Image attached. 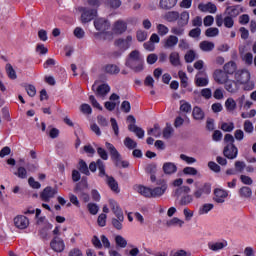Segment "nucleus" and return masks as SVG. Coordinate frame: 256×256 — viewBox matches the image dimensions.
Instances as JSON below:
<instances>
[{
    "instance_id": "obj_1",
    "label": "nucleus",
    "mask_w": 256,
    "mask_h": 256,
    "mask_svg": "<svg viewBox=\"0 0 256 256\" xmlns=\"http://www.w3.org/2000/svg\"><path fill=\"white\" fill-rule=\"evenodd\" d=\"M145 60L139 50H133L129 53L126 58L125 66L129 67L134 73H141L144 69Z\"/></svg>"
},
{
    "instance_id": "obj_2",
    "label": "nucleus",
    "mask_w": 256,
    "mask_h": 256,
    "mask_svg": "<svg viewBox=\"0 0 256 256\" xmlns=\"http://www.w3.org/2000/svg\"><path fill=\"white\" fill-rule=\"evenodd\" d=\"M97 165L99 177H104V181L106 185H108L109 189H111V191H113L114 193H120L121 190L119 189V183L117 182V180H115L113 176L107 175V173L105 172V163L103 162V160L98 159Z\"/></svg>"
},
{
    "instance_id": "obj_3",
    "label": "nucleus",
    "mask_w": 256,
    "mask_h": 256,
    "mask_svg": "<svg viewBox=\"0 0 256 256\" xmlns=\"http://www.w3.org/2000/svg\"><path fill=\"white\" fill-rule=\"evenodd\" d=\"M224 143L226 145L223 149V155L226 159H237V155H239V148L235 146V138L231 134H226L224 136Z\"/></svg>"
},
{
    "instance_id": "obj_4",
    "label": "nucleus",
    "mask_w": 256,
    "mask_h": 256,
    "mask_svg": "<svg viewBox=\"0 0 256 256\" xmlns=\"http://www.w3.org/2000/svg\"><path fill=\"white\" fill-rule=\"evenodd\" d=\"M189 19H191L189 11L184 10L181 13H179V17L177 19L178 26L172 27L171 33L173 35H177L178 37L185 35V27L189 25Z\"/></svg>"
},
{
    "instance_id": "obj_5",
    "label": "nucleus",
    "mask_w": 256,
    "mask_h": 256,
    "mask_svg": "<svg viewBox=\"0 0 256 256\" xmlns=\"http://www.w3.org/2000/svg\"><path fill=\"white\" fill-rule=\"evenodd\" d=\"M105 145L106 149L110 153V157L114 165L116 167H122L123 169H127V167H129V161L123 160V158L121 157V153L117 151V148H115L113 144L106 142Z\"/></svg>"
},
{
    "instance_id": "obj_6",
    "label": "nucleus",
    "mask_w": 256,
    "mask_h": 256,
    "mask_svg": "<svg viewBox=\"0 0 256 256\" xmlns=\"http://www.w3.org/2000/svg\"><path fill=\"white\" fill-rule=\"evenodd\" d=\"M191 193V188L189 186H180L174 191V197H181L179 201V205L187 206L193 203V195Z\"/></svg>"
},
{
    "instance_id": "obj_7",
    "label": "nucleus",
    "mask_w": 256,
    "mask_h": 256,
    "mask_svg": "<svg viewBox=\"0 0 256 256\" xmlns=\"http://www.w3.org/2000/svg\"><path fill=\"white\" fill-rule=\"evenodd\" d=\"M208 195H211V183L206 182L200 187H196L193 192L194 199H205Z\"/></svg>"
},
{
    "instance_id": "obj_8",
    "label": "nucleus",
    "mask_w": 256,
    "mask_h": 256,
    "mask_svg": "<svg viewBox=\"0 0 256 256\" xmlns=\"http://www.w3.org/2000/svg\"><path fill=\"white\" fill-rule=\"evenodd\" d=\"M78 11L82 13L81 14L82 23H89L90 21H93L95 17H97V10L95 9H89L87 7H79Z\"/></svg>"
},
{
    "instance_id": "obj_9",
    "label": "nucleus",
    "mask_w": 256,
    "mask_h": 256,
    "mask_svg": "<svg viewBox=\"0 0 256 256\" xmlns=\"http://www.w3.org/2000/svg\"><path fill=\"white\" fill-rule=\"evenodd\" d=\"M133 43V36L128 35L126 38L116 39L114 42L115 47H118L122 52L127 51V49L131 48Z\"/></svg>"
},
{
    "instance_id": "obj_10",
    "label": "nucleus",
    "mask_w": 256,
    "mask_h": 256,
    "mask_svg": "<svg viewBox=\"0 0 256 256\" xmlns=\"http://www.w3.org/2000/svg\"><path fill=\"white\" fill-rule=\"evenodd\" d=\"M50 248L54 253H63V251H65V242L63 241V238L54 236L50 241Z\"/></svg>"
},
{
    "instance_id": "obj_11",
    "label": "nucleus",
    "mask_w": 256,
    "mask_h": 256,
    "mask_svg": "<svg viewBox=\"0 0 256 256\" xmlns=\"http://www.w3.org/2000/svg\"><path fill=\"white\" fill-rule=\"evenodd\" d=\"M94 27L96 31L105 33V31H109V29H111V23L105 18H97L94 20Z\"/></svg>"
},
{
    "instance_id": "obj_12",
    "label": "nucleus",
    "mask_w": 256,
    "mask_h": 256,
    "mask_svg": "<svg viewBox=\"0 0 256 256\" xmlns=\"http://www.w3.org/2000/svg\"><path fill=\"white\" fill-rule=\"evenodd\" d=\"M57 188H53L51 186H47L40 194V199H42L45 203H49L55 195H57Z\"/></svg>"
},
{
    "instance_id": "obj_13",
    "label": "nucleus",
    "mask_w": 256,
    "mask_h": 256,
    "mask_svg": "<svg viewBox=\"0 0 256 256\" xmlns=\"http://www.w3.org/2000/svg\"><path fill=\"white\" fill-rule=\"evenodd\" d=\"M244 11L245 10L240 5L228 6L224 11V15L235 19L239 17V15H241V13H243Z\"/></svg>"
},
{
    "instance_id": "obj_14",
    "label": "nucleus",
    "mask_w": 256,
    "mask_h": 256,
    "mask_svg": "<svg viewBox=\"0 0 256 256\" xmlns=\"http://www.w3.org/2000/svg\"><path fill=\"white\" fill-rule=\"evenodd\" d=\"M213 79L219 85H224L229 80V75L221 69H217L213 73Z\"/></svg>"
},
{
    "instance_id": "obj_15",
    "label": "nucleus",
    "mask_w": 256,
    "mask_h": 256,
    "mask_svg": "<svg viewBox=\"0 0 256 256\" xmlns=\"http://www.w3.org/2000/svg\"><path fill=\"white\" fill-rule=\"evenodd\" d=\"M228 196L229 193L226 190L216 188L214 190L213 201H215V203H225V199H227Z\"/></svg>"
},
{
    "instance_id": "obj_16",
    "label": "nucleus",
    "mask_w": 256,
    "mask_h": 256,
    "mask_svg": "<svg viewBox=\"0 0 256 256\" xmlns=\"http://www.w3.org/2000/svg\"><path fill=\"white\" fill-rule=\"evenodd\" d=\"M167 187V183L163 182L161 186L151 188V199L163 197V195H165V191H167Z\"/></svg>"
},
{
    "instance_id": "obj_17",
    "label": "nucleus",
    "mask_w": 256,
    "mask_h": 256,
    "mask_svg": "<svg viewBox=\"0 0 256 256\" xmlns=\"http://www.w3.org/2000/svg\"><path fill=\"white\" fill-rule=\"evenodd\" d=\"M14 225L17 229H27L29 227V218L20 215L14 218Z\"/></svg>"
},
{
    "instance_id": "obj_18",
    "label": "nucleus",
    "mask_w": 256,
    "mask_h": 256,
    "mask_svg": "<svg viewBox=\"0 0 256 256\" xmlns=\"http://www.w3.org/2000/svg\"><path fill=\"white\" fill-rule=\"evenodd\" d=\"M235 78L239 83L245 84L250 81L251 73H249L247 70H239L235 73Z\"/></svg>"
},
{
    "instance_id": "obj_19",
    "label": "nucleus",
    "mask_w": 256,
    "mask_h": 256,
    "mask_svg": "<svg viewBox=\"0 0 256 256\" xmlns=\"http://www.w3.org/2000/svg\"><path fill=\"white\" fill-rule=\"evenodd\" d=\"M109 205H110L114 215H116L117 219L122 220L123 219V210L121 209V207H119V204L117 203V201L110 199Z\"/></svg>"
},
{
    "instance_id": "obj_20",
    "label": "nucleus",
    "mask_w": 256,
    "mask_h": 256,
    "mask_svg": "<svg viewBox=\"0 0 256 256\" xmlns=\"http://www.w3.org/2000/svg\"><path fill=\"white\" fill-rule=\"evenodd\" d=\"M238 195L241 199H251L253 197V190L249 186H242L238 190Z\"/></svg>"
},
{
    "instance_id": "obj_21",
    "label": "nucleus",
    "mask_w": 256,
    "mask_h": 256,
    "mask_svg": "<svg viewBox=\"0 0 256 256\" xmlns=\"http://www.w3.org/2000/svg\"><path fill=\"white\" fill-rule=\"evenodd\" d=\"M179 0H160L159 7L164 11H171L177 5Z\"/></svg>"
},
{
    "instance_id": "obj_22",
    "label": "nucleus",
    "mask_w": 256,
    "mask_h": 256,
    "mask_svg": "<svg viewBox=\"0 0 256 256\" xmlns=\"http://www.w3.org/2000/svg\"><path fill=\"white\" fill-rule=\"evenodd\" d=\"M111 91V87L107 84H101L96 89V97H100L101 99H105L107 94Z\"/></svg>"
},
{
    "instance_id": "obj_23",
    "label": "nucleus",
    "mask_w": 256,
    "mask_h": 256,
    "mask_svg": "<svg viewBox=\"0 0 256 256\" xmlns=\"http://www.w3.org/2000/svg\"><path fill=\"white\" fill-rule=\"evenodd\" d=\"M198 9L202 11V13H217V6L211 2L207 4H199Z\"/></svg>"
},
{
    "instance_id": "obj_24",
    "label": "nucleus",
    "mask_w": 256,
    "mask_h": 256,
    "mask_svg": "<svg viewBox=\"0 0 256 256\" xmlns=\"http://www.w3.org/2000/svg\"><path fill=\"white\" fill-rule=\"evenodd\" d=\"M179 43V38L174 35H170L164 40V49H173Z\"/></svg>"
},
{
    "instance_id": "obj_25",
    "label": "nucleus",
    "mask_w": 256,
    "mask_h": 256,
    "mask_svg": "<svg viewBox=\"0 0 256 256\" xmlns=\"http://www.w3.org/2000/svg\"><path fill=\"white\" fill-rule=\"evenodd\" d=\"M128 131H130L131 133H135V135H136V137H138V139H143V137H145V130H143V128H141L135 124H129Z\"/></svg>"
},
{
    "instance_id": "obj_26",
    "label": "nucleus",
    "mask_w": 256,
    "mask_h": 256,
    "mask_svg": "<svg viewBox=\"0 0 256 256\" xmlns=\"http://www.w3.org/2000/svg\"><path fill=\"white\" fill-rule=\"evenodd\" d=\"M165 175H173L177 171V165L173 162H166L162 166Z\"/></svg>"
},
{
    "instance_id": "obj_27",
    "label": "nucleus",
    "mask_w": 256,
    "mask_h": 256,
    "mask_svg": "<svg viewBox=\"0 0 256 256\" xmlns=\"http://www.w3.org/2000/svg\"><path fill=\"white\" fill-rule=\"evenodd\" d=\"M224 85L228 93H237V91H239V83L235 80L228 79Z\"/></svg>"
},
{
    "instance_id": "obj_28",
    "label": "nucleus",
    "mask_w": 256,
    "mask_h": 256,
    "mask_svg": "<svg viewBox=\"0 0 256 256\" xmlns=\"http://www.w3.org/2000/svg\"><path fill=\"white\" fill-rule=\"evenodd\" d=\"M127 31V23L123 20H118L114 25V32L118 35H123Z\"/></svg>"
},
{
    "instance_id": "obj_29",
    "label": "nucleus",
    "mask_w": 256,
    "mask_h": 256,
    "mask_svg": "<svg viewBox=\"0 0 256 256\" xmlns=\"http://www.w3.org/2000/svg\"><path fill=\"white\" fill-rule=\"evenodd\" d=\"M228 243L227 240H223L222 242L208 243V248L210 251H221V249H225Z\"/></svg>"
},
{
    "instance_id": "obj_30",
    "label": "nucleus",
    "mask_w": 256,
    "mask_h": 256,
    "mask_svg": "<svg viewBox=\"0 0 256 256\" xmlns=\"http://www.w3.org/2000/svg\"><path fill=\"white\" fill-rule=\"evenodd\" d=\"M164 19L168 23H175L179 19V11H168L164 14Z\"/></svg>"
},
{
    "instance_id": "obj_31",
    "label": "nucleus",
    "mask_w": 256,
    "mask_h": 256,
    "mask_svg": "<svg viewBox=\"0 0 256 256\" xmlns=\"http://www.w3.org/2000/svg\"><path fill=\"white\" fill-rule=\"evenodd\" d=\"M199 47L201 51H204V53H211V51L215 49V43L204 40L200 42Z\"/></svg>"
},
{
    "instance_id": "obj_32",
    "label": "nucleus",
    "mask_w": 256,
    "mask_h": 256,
    "mask_svg": "<svg viewBox=\"0 0 256 256\" xmlns=\"http://www.w3.org/2000/svg\"><path fill=\"white\" fill-rule=\"evenodd\" d=\"M192 117L196 121H203L205 119V112L203 109H201V107L195 106L192 111Z\"/></svg>"
},
{
    "instance_id": "obj_33",
    "label": "nucleus",
    "mask_w": 256,
    "mask_h": 256,
    "mask_svg": "<svg viewBox=\"0 0 256 256\" xmlns=\"http://www.w3.org/2000/svg\"><path fill=\"white\" fill-rule=\"evenodd\" d=\"M89 188V183H87V177H83L79 183L76 184L74 188V193H81L85 189Z\"/></svg>"
},
{
    "instance_id": "obj_34",
    "label": "nucleus",
    "mask_w": 256,
    "mask_h": 256,
    "mask_svg": "<svg viewBox=\"0 0 256 256\" xmlns=\"http://www.w3.org/2000/svg\"><path fill=\"white\" fill-rule=\"evenodd\" d=\"M199 75H201V72H199L196 76H195V85L196 87H207L209 85V78L206 77H200Z\"/></svg>"
},
{
    "instance_id": "obj_35",
    "label": "nucleus",
    "mask_w": 256,
    "mask_h": 256,
    "mask_svg": "<svg viewBox=\"0 0 256 256\" xmlns=\"http://www.w3.org/2000/svg\"><path fill=\"white\" fill-rule=\"evenodd\" d=\"M223 69L228 75H233L237 73V63L235 61H229L224 65Z\"/></svg>"
},
{
    "instance_id": "obj_36",
    "label": "nucleus",
    "mask_w": 256,
    "mask_h": 256,
    "mask_svg": "<svg viewBox=\"0 0 256 256\" xmlns=\"http://www.w3.org/2000/svg\"><path fill=\"white\" fill-rule=\"evenodd\" d=\"M136 190L138 193H140V195H143V197L151 199V194H152L151 188L139 185V186H136Z\"/></svg>"
},
{
    "instance_id": "obj_37",
    "label": "nucleus",
    "mask_w": 256,
    "mask_h": 256,
    "mask_svg": "<svg viewBox=\"0 0 256 256\" xmlns=\"http://www.w3.org/2000/svg\"><path fill=\"white\" fill-rule=\"evenodd\" d=\"M169 60L171 65H173V67H179V65H181V59L179 57V52H172L169 56Z\"/></svg>"
},
{
    "instance_id": "obj_38",
    "label": "nucleus",
    "mask_w": 256,
    "mask_h": 256,
    "mask_svg": "<svg viewBox=\"0 0 256 256\" xmlns=\"http://www.w3.org/2000/svg\"><path fill=\"white\" fill-rule=\"evenodd\" d=\"M78 170L80 171V173H83V175H91V172H89V166H87V162L85 160L79 161Z\"/></svg>"
},
{
    "instance_id": "obj_39",
    "label": "nucleus",
    "mask_w": 256,
    "mask_h": 256,
    "mask_svg": "<svg viewBox=\"0 0 256 256\" xmlns=\"http://www.w3.org/2000/svg\"><path fill=\"white\" fill-rule=\"evenodd\" d=\"M178 77L181 81V87H183V89H187V86L189 85V78L187 77V74L180 70L178 72Z\"/></svg>"
},
{
    "instance_id": "obj_40",
    "label": "nucleus",
    "mask_w": 256,
    "mask_h": 256,
    "mask_svg": "<svg viewBox=\"0 0 256 256\" xmlns=\"http://www.w3.org/2000/svg\"><path fill=\"white\" fill-rule=\"evenodd\" d=\"M215 207V205L211 204V203H206L204 205H202V207L199 208L198 213L199 215H207V213H209V211H212V209Z\"/></svg>"
},
{
    "instance_id": "obj_41",
    "label": "nucleus",
    "mask_w": 256,
    "mask_h": 256,
    "mask_svg": "<svg viewBox=\"0 0 256 256\" xmlns=\"http://www.w3.org/2000/svg\"><path fill=\"white\" fill-rule=\"evenodd\" d=\"M225 107H226V110L229 112L235 111V109H237V102H235L233 98H228L225 101Z\"/></svg>"
},
{
    "instance_id": "obj_42",
    "label": "nucleus",
    "mask_w": 256,
    "mask_h": 256,
    "mask_svg": "<svg viewBox=\"0 0 256 256\" xmlns=\"http://www.w3.org/2000/svg\"><path fill=\"white\" fill-rule=\"evenodd\" d=\"M123 221H125V216H122V219L119 218H112V225L114 229H117V231H121L123 229Z\"/></svg>"
},
{
    "instance_id": "obj_43",
    "label": "nucleus",
    "mask_w": 256,
    "mask_h": 256,
    "mask_svg": "<svg viewBox=\"0 0 256 256\" xmlns=\"http://www.w3.org/2000/svg\"><path fill=\"white\" fill-rule=\"evenodd\" d=\"M106 73H109L110 75H117L121 69L117 67L115 64H108L105 67Z\"/></svg>"
},
{
    "instance_id": "obj_44",
    "label": "nucleus",
    "mask_w": 256,
    "mask_h": 256,
    "mask_svg": "<svg viewBox=\"0 0 256 256\" xmlns=\"http://www.w3.org/2000/svg\"><path fill=\"white\" fill-rule=\"evenodd\" d=\"M174 131L175 130L173 129V126H171V124L167 123L166 127L163 130L164 139H171V135H173Z\"/></svg>"
},
{
    "instance_id": "obj_45",
    "label": "nucleus",
    "mask_w": 256,
    "mask_h": 256,
    "mask_svg": "<svg viewBox=\"0 0 256 256\" xmlns=\"http://www.w3.org/2000/svg\"><path fill=\"white\" fill-rule=\"evenodd\" d=\"M6 73L9 77V79L15 80L17 79V72H15V69H13V65L6 64Z\"/></svg>"
},
{
    "instance_id": "obj_46",
    "label": "nucleus",
    "mask_w": 256,
    "mask_h": 256,
    "mask_svg": "<svg viewBox=\"0 0 256 256\" xmlns=\"http://www.w3.org/2000/svg\"><path fill=\"white\" fill-rule=\"evenodd\" d=\"M124 145L130 150L137 149V142H135L131 137H126L124 139Z\"/></svg>"
},
{
    "instance_id": "obj_47",
    "label": "nucleus",
    "mask_w": 256,
    "mask_h": 256,
    "mask_svg": "<svg viewBox=\"0 0 256 256\" xmlns=\"http://www.w3.org/2000/svg\"><path fill=\"white\" fill-rule=\"evenodd\" d=\"M148 135H153V137H161V127L159 124H155L153 128L148 130Z\"/></svg>"
},
{
    "instance_id": "obj_48",
    "label": "nucleus",
    "mask_w": 256,
    "mask_h": 256,
    "mask_svg": "<svg viewBox=\"0 0 256 256\" xmlns=\"http://www.w3.org/2000/svg\"><path fill=\"white\" fill-rule=\"evenodd\" d=\"M115 243L118 247H121V249H125V247H127V240L121 235H117L115 237Z\"/></svg>"
},
{
    "instance_id": "obj_49",
    "label": "nucleus",
    "mask_w": 256,
    "mask_h": 256,
    "mask_svg": "<svg viewBox=\"0 0 256 256\" xmlns=\"http://www.w3.org/2000/svg\"><path fill=\"white\" fill-rule=\"evenodd\" d=\"M221 129L225 133H231V131H233V129H235V124L233 122H230V123L224 122L221 125Z\"/></svg>"
},
{
    "instance_id": "obj_50",
    "label": "nucleus",
    "mask_w": 256,
    "mask_h": 256,
    "mask_svg": "<svg viewBox=\"0 0 256 256\" xmlns=\"http://www.w3.org/2000/svg\"><path fill=\"white\" fill-rule=\"evenodd\" d=\"M157 31L160 37H165L167 33H169V28L165 26L164 24H158L157 25Z\"/></svg>"
},
{
    "instance_id": "obj_51",
    "label": "nucleus",
    "mask_w": 256,
    "mask_h": 256,
    "mask_svg": "<svg viewBox=\"0 0 256 256\" xmlns=\"http://www.w3.org/2000/svg\"><path fill=\"white\" fill-rule=\"evenodd\" d=\"M168 227H172V225H179V227H183L185 225V221L174 217L170 221L167 222Z\"/></svg>"
},
{
    "instance_id": "obj_52",
    "label": "nucleus",
    "mask_w": 256,
    "mask_h": 256,
    "mask_svg": "<svg viewBox=\"0 0 256 256\" xmlns=\"http://www.w3.org/2000/svg\"><path fill=\"white\" fill-rule=\"evenodd\" d=\"M234 167L237 173H243V171L245 170V167H247V164H245L244 161H236L234 163Z\"/></svg>"
},
{
    "instance_id": "obj_53",
    "label": "nucleus",
    "mask_w": 256,
    "mask_h": 256,
    "mask_svg": "<svg viewBox=\"0 0 256 256\" xmlns=\"http://www.w3.org/2000/svg\"><path fill=\"white\" fill-rule=\"evenodd\" d=\"M195 57H196L195 51L189 50L185 54L184 59L186 63H193V61H195Z\"/></svg>"
},
{
    "instance_id": "obj_54",
    "label": "nucleus",
    "mask_w": 256,
    "mask_h": 256,
    "mask_svg": "<svg viewBox=\"0 0 256 256\" xmlns=\"http://www.w3.org/2000/svg\"><path fill=\"white\" fill-rule=\"evenodd\" d=\"M180 103V111L183 113H191V104L189 102H185V100H181Z\"/></svg>"
},
{
    "instance_id": "obj_55",
    "label": "nucleus",
    "mask_w": 256,
    "mask_h": 256,
    "mask_svg": "<svg viewBox=\"0 0 256 256\" xmlns=\"http://www.w3.org/2000/svg\"><path fill=\"white\" fill-rule=\"evenodd\" d=\"M206 37H217L219 35V28L211 27L205 31Z\"/></svg>"
},
{
    "instance_id": "obj_56",
    "label": "nucleus",
    "mask_w": 256,
    "mask_h": 256,
    "mask_svg": "<svg viewBox=\"0 0 256 256\" xmlns=\"http://www.w3.org/2000/svg\"><path fill=\"white\" fill-rule=\"evenodd\" d=\"M73 35L76 39H83L85 37V30L81 27H76L73 31Z\"/></svg>"
},
{
    "instance_id": "obj_57",
    "label": "nucleus",
    "mask_w": 256,
    "mask_h": 256,
    "mask_svg": "<svg viewBox=\"0 0 256 256\" xmlns=\"http://www.w3.org/2000/svg\"><path fill=\"white\" fill-rule=\"evenodd\" d=\"M87 209L91 215H97L99 213V206L95 203H88Z\"/></svg>"
},
{
    "instance_id": "obj_58",
    "label": "nucleus",
    "mask_w": 256,
    "mask_h": 256,
    "mask_svg": "<svg viewBox=\"0 0 256 256\" xmlns=\"http://www.w3.org/2000/svg\"><path fill=\"white\" fill-rule=\"evenodd\" d=\"M188 35L192 39H197L201 37V28L199 27L193 28L192 30L189 31Z\"/></svg>"
},
{
    "instance_id": "obj_59",
    "label": "nucleus",
    "mask_w": 256,
    "mask_h": 256,
    "mask_svg": "<svg viewBox=\"0 0 256 256\" xmlns=\"http://www.w3.org/2000/svg\"><path fill=\"white\" fill-rule=\"evenodd\" d=\"M233 25H235V20L234 18H231V16H225L224 17V26L227 28V29H231L233 28Z\"/></svg>"
},
{
    "instance_id": "obj_60",
    "label": "nucleus",
    "mask_w": 256,
    "mask_h": 256,
    "mask_svg": "<svg viewBox=\"0 0 256 256\" xmlns=\"http://www.w3.org/2000/svg\"><path fill=\"white\" fill-rule=\"evenodd\" d=\"M137 41L143 43V41H147V32L143 30H138L136 32Z\"/></svg>"
},
{
    "instance_id": "obj_61",
    "label": "nucleus",
    "mask_w": 256,
    "mask_h": 256,
    "mask_svg": "<svg viewBox=\"0 0 256 256\" xmlns=\"http://www.w3.org/2000/svg\"><path fill=\"white\" fill-rule=\"evenodd\" d=\"M80 111L84 115H91V113H93V109L91 108V105H89V104H82L80 106Z\"/></svg>"
},
{
    "instance_id": "obj_62",
    "label": "nucleus",
    "mask_w": 256,
    "mask_h": 256,
    "mask_svg": "<svg viewBox=\"0 0 256 256\" xmlns=\"http://www.w3.org/2000/svg\"><path fill=\"white\" fill-rule=\"evenodd\" d=\"M145 171L146 173H148V175L157 173V164L155 163L148 164L145 168Z\"/></svg>"
},
{
    "instance_id": "obj_63",
    "label": "nucleus",
    "mask_w": 256,
    "mask_h": 256,
    "mask_svg": "<svg viewBox=\"0 0 256 256\" xmlns=\"http://www.w3.org/2000/svg\"><path fill=\"white\" fill-rule=\"evenodd\" d=\"M242 60L244 61L245 65H253V54L250 52H247Z\"/></svg>"
},
{
    "instance_id": "obj_64",
    "label": "nucleus",
    "mask_w": 256,
    "mask_h": 256,
    "mask_svg": "<svg viewBox=\"0 0 256 256\" xmlns=\"http://www.w3.org/2000/svg\"><path fill=\"white\" fill-rule=\"evenodd\" d=\"M15 175H17L19 179H27V169H25V167H19Z\"/></svg>"
}]
</instances>
